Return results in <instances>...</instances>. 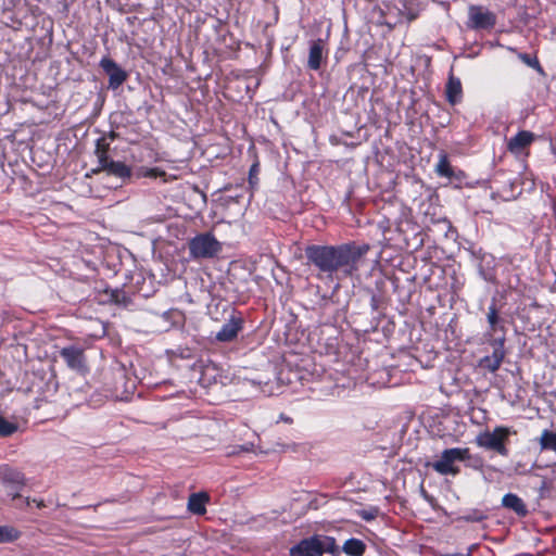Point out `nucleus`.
<instances>
[{"mask_svg": "<svg viewBox=\"0 0 556 556\" xmlns=\"http://www.w3.org/2000/svg\"><path fill=\"white\" fill-rule=\"evenodd\" d=\"M368 251V247L351 244L340 245H308L305 256L309 264L317 269V278L333 280L338 271L352 276L357 270L358 260Z\"/></svg>", "mask_w": 556, "mask_h": 556, "instance_id": "nucleus-1", "label": "nucleus"}, {"mask_svg": "<svg viewBox=\"0 0 556 556\" xmlns=\"http://www.w3.org/2000/svg\"><path fill=\"white\" fill-rule=\"evenodd\" d=\"M510 435V429L507 427H495L493 431H484L477 435L476 444L479 447L494 451L502 456L508 455V448L506 446L508 438Z\"/></svg>", "mask_w": 556, "mask_h": 556, "instance_id": "nucleus-2", "label": "nucleus"}, {"mask_svg": "<svg viewBox=\"0 0 556 556\" xmlns=\"http://www.w3.org/2000/svg\"><path fill=\"white\" fill-rule=\"evenodd\" d=\"M470 458L469 448L453 447L442 452L440 458L430 466L440 475L456 476L459 473L457 462H464Z\"/></svg>", "mask_w": 556, "mask_h": 556, "instance_id": "nucleus-3", "label": "nucleus"}, {"mask_svg": "<svg viewBox=\"0 0 556 556\" xmlns=\"http://www.w3.org/2000/svg\"><path fill=\"white\" fill-rule=\"evenodd\" d=\"M222 250L220 242L212 233H201L189 242L190 255L194 258H211Z\"/></svg>", "mask_w": 556, "mask_h": 556, "instance_id": "nucleus-4", "label": "nucleus"}, {"mask_svg": "<svg viewBox=\"0 0 556 556\" xmlns=\"http://www.w3.org/2000/svg\"><path fill=\"white\" fill-rule=\"evenodd\" d=\"M468 18V27L472 29H490L496 23L495 14L480 5L469 7Z\"/></svg>", "mask_w": 556, "mask_h": 556, "instance_id": "nucleus-5", "label": "nucleus"}, {"mask_svg": "<svg viewBox=\"0 0 556 556\" xmlns=\"http://www.w3.org/2000/svg\"><path fill=\"white\" fill-rule=\"evenodd\" d=\"M0 481L14 491L13 498L20 496L18 491L25 484L24 475L8 465L0 466Z\"/></svg>", "mask_w": 556, "mask_h": 556, "instance_id": "nucleus-6", "label": "nucleus"}, {"mask_svg": "<svg viewBox=\"0 0 556 556\" xmlns=\"http://www.w3.org/2000/svg\"><path fill=\"white\" fill-rule=\"evenodd\" d=\"M60 355L66 365L76 371H85L87 369L84 351L77 346L71 345L63 348Z\"/></svg>", "mask_w": 556, "mask_h": 556, "instance_id": "nucleus-7", "label": "nucleus"}, {"mask_svg": "<svg viewBox=\"0 0 556 556\" xmlns=\"http://www.w3.org/2000/svg\"><path fill=\"white\" fill-rule=\"evenodd\" d=\"M243 319L240 315L232 314L229 320L223 325L222 329L216 333V340L220 342H230L235 340L241 331Z\"/></svg>", "mask_w": 556, "mask_h": 556, "instance_id": "nucleus-8", "label": "nucleus"}, {"mask_svg": "<svg viewBox=\"0 0 556 556\" xmlns=\"http://www.w3.org/2000/svg\"><path fill=\"white\" fill-rule=\"evenodd\" d=\"M100 66L110 77V87H119L127 78L126 73L110 58H103Z\"/></svg>", "mask_w": 556, "mask_h": 556, "instance_id": "nucleus-9", "label": "nucleus"}, {"mask_svg": "<svg viewBox=\"0 0 556 556\" xmlns=\"http://www.w3.org/2000/svg\"><path fill=\"white\" fill-rule=\"evenodd\" d=\"M534 141V134L529 130H521L509 139L507 150L514 154H520Z\"/></svg>", "mask_w": 556, "mask_h": 556, "instance_id": "nucleus-10", "label": "nucleus"}, {"mask_svg": "<svg viewBox=\"0 0 556 556\" xmlns=\"http://www.w3.org/2000/svg\"><path fill=\"white\" fill-rule=\"evenodd\" d=\"M324 48L325 42L323 39H317L312 42L307 61V66L311 70L317 71L320 68Z\"/></svg>", "mask_w": 556, "mask_h": 556, "instance_id": "nucleus-11", "label": "nucleus"}, {"mask_svg": "<svg viewBox=\"0 0 556 556\" xmlns=\"http://www.w3.org/2000/svg\"><path fill=\"white\" fill-rule=\"evenodd\" d=\"M210 496L205 492L192 493L188 500V509L195 515H203L206 511L205 504Z\"/></svg>", "mask_w": 556, "mask_h": 556, "instance_id": "nucleus-12", "label": "nucleus"}, {"mask_svg": "<svg viewBox=\"0 0 556 556\" xmlns=\"http://www.w3.org/2000/svg\"><path fill=\"white\" fill-rule=\"evenodd\" d=\"M291 556H319L314 538L302 540L298 545L291 548Z\"/></svg>", "mask_w": 556, "mask_h": 556, "instance_id": "nucleus-13", "label": "nucleus"}, {"mask_svg": "<svg viewBox=\"0 0 556 556\" xmlns=\"http://www.w3.org/2000/svg\"><path fill=\"white\" fill-rule=\"evenodd\" d=\"M462 94H463V89H462L460 80L454 76H450L448 81L446 84L447 101L452 105H454L460 101Z\"/></svg>", "mask_w": 556, "mask_h": 556, "instance_id": "nucleus-14", "label": "nucleus"}, {"mask_svg": "<svg viewBox=\"0 0 556 556\" xmlns=\"http://www.w3.org/2000/svg\"><path fill=\"white\" fill-rule=\"evenodd\" d=\"M502 504L504 507L514 510L519 516H526L528 513L523 501L516 494L508 493L504 495Z\"/></svg>", "mask_w": 556, "mask_h": 556, "instance_id": "nucleus-15", "label": "nucleus"}, {"mask_svg": "<svg viewBox=\"0 0 556 556\" xmlns=\"http://www.w3.org/2000/svg\"><path fill=\"white\" fill-rule=\"evenodd\" d=\"M314 542L316 544V548L318 549V555L323 556L325 553L336 554L338 553V546L336 544V540L331 536L326 535H314Z\"/></svg>", "mask_w": 556, "mask_h": 556, "instance_id": "nucleus-16", "label": "nucleus"}, {"mask_svg": "<svg viewBox=\"0 0 556 556\" xmlns=\"http://www.w3.org/2000/svg\"><path fill=\"white\" fill-rule=\"evenodd\" d=\"M109 175H113L121 179H127L131 176V168L123 162L111 161L104 168Z\"/></svg>", "mask_w": 556, "mask_h": 556, "instance_id": "nucleus-17", "label": "nucleus"}, {"mask_svg": "<svg viewBox=\"0 0 556 556\" xmlns=\"http://www.w3.org/2000/svg\"><path fill=\"white\" fill-rule=\"evenodd\" d=\"M342 549L350 556H361L365 552V544L361 540L349 539Z\"/></svg>", "mask_w": 556, "mask_h": 556, "instance_id": "nucleus-18", "label": "nucleus"}, {"mask_svg": "<svg viewBox=\"0 0 556 556\" xmlns=\"http://www.w3.org/2000/svg\"><path fill=\"white\" fill-rule=\"evenodd\" d=\"M435 173L439 176L451 178L453 176V169L451 167L448 157L445 153H440L439 162L435 165Z\"/></svg>", "mask_w": 556, "mask_h": 556, "instance_id": "nucleus-19", "label": "nucleus"}, {"mask_svg": "<svg viewBox=\"0 0 556 556\" xmlns=\"http://www.w3.org/2000/svg\"><path fill=\"white\" fill-rule=\"evenodd\" d=\"M539 443L542 450L556 452V432L543 430Z\"/></svg>", "mask_w": 556, "mask_h": 556, "instance_id": "nucleus-20", "label": "nucleus"}, {"mask_svg": "<svg viewBox=\"0 0 556 556\" xmlns=\"http://www.w3.org/2000/svg\"><path fill=\"white\" fill-rule=\"evenodd\" d=\"M20 531L10 526H0V543L13 542L20 538Z\"/></svg>", "mask_w": 556, "mask_h": 556, "instance_id": "nucleus-21", "label": "nucleus"}, {"mask_svg": "<svg viewBox=\"0 0 556 556\" xmlns=\"http://www.w3.org/2000/svg\"><path fill=\"white\" fill-rule=\"evenodd\" d=\"M494 350L492 355H490L493 359L500 362L502 364L504 357H505V351H504V339L495 340L494 343Z\"/></svg>", "mask_w": 556, "mask_h": 556, "instance_id": "nucleus-22", "label": "nucleus"}, {"mask_svg": "<svg viewBox=\"0 0 556 556\" xmlns=\"http://www.w3.org/2000/svg\"><path fill=\"white\" fill-rule=\"evenodd\" d=\"M16 430L17 426L15 424L9 422L0 416V435L8 437L13 434Z\"/></svg>", "mask_w": 556, "mask_h": 556, "instance_id": "nucleus-23", "label": "nucleus"}, {"mask_svg": "<svg viewBox=\"0 0 556 556\" xmlns=\"http://www.w3.org/2000/svg\"><path fill=\"white\" fill-rule=\"evenodd\" d=\"M488 323L490 325L491 330L494 332L496 330V326L500 321V317L497 314V309L494 305L489 307V312L486 314Z\"/></svg>", "mask_w": 556, "mask_h": 556, "instance_id": "nucleus-24", "label": "nucleus"}, {"mask_svg": "<svg viewBox=\"0 0 556 556\" xmlns=\"http://www.w3.org/2000/svg\"><path fill=\"white\" fill-rule=\"evenodd\" d=\"M96 155L99 161V167L93 169V173H99L112 161L109 159L108 153L102 151H96Z\"/></svg>", "mask_w": 556, "mask_h": 556, "instance_id": "nucleus-25", "label": "nucleus"}, {"mask_svg": "<svg viewBox=\"0 0 556 556\" xmlns=\"http://www.w3.org/2000/svg\"><path fill=\"white\" fill-rule=\"evenodd\" d=\"M481 366L486 368L489 371L494 372L500 368L501 363L493 359L491 356H485L481 359Z\"/></svg>", "mask_w": 556, "mask_h": 556, "instance_id": "nucleus-26", "label": "nucleus"}, {"mask_svg": "<svg viewBox=\"0 0 556 556\" xmlns=\"http://www.w3.org/2000/svg\"><path fill=\"white\" fill-rule=\"evenodd\" d=\"M518 58L525 63L527 64L528 66L530 67H533V68H536V67H540V63L538 61L536 58H531L529 54L527 53H519L518 54Z\"/></svg>", "mask_w": 556, "mask_h": 556, "instance_id": "nucleus-27", "label": "nucleus"}, {"mask_svg": "<svg viewBox=\"0 0 556 556\" xmlns=\"http://www.w3.org/2000/svg\"><path fill=\"white\" fill-rule=\"evenodd\" d=\"M110 149V143L106 142L105 138H100L97 140V144H96V151H102L103 152H106L109 151Z\"/></svg>", "mask_w": 556, "mask_h": 556, "instance_id": "nucleus-28", "label": "nucleus"}, {"mask_svg": "<svg viewBox=\"0 0 556 556\" xmlns=\"http://www.w3.org/2000/svg\"><path fill=\"white\" fill-rule=\"evenodd\" d=\"M165 173L159 168H151L147 170L144 174L146 177L156 178V177H163Z\"/></svg>", "mask_w": 556, "mask_h": 556, "instance_id": "nucleus-29", "label": "nucleus"}, {"mask_svg": "<svg viewBox=\"0 0 556 556\" xmlns=\"http://www.w3.org/2000/svg\"><path fill=\"white\" fill-rule=\"evenodd\" d=\"M252 447H253V444L242 445V446H240V450L244 451V452H249V451H251Z\"/></svg>", "mask_w": 556, "mask_h": 556, "instance_id": "nucleus-30", "label": "nucleus"}, {"mask_svg": "<svg viewBox=\"0 0 556 556\" xmlns=\"http://www.w3.org/2000/svg\"><path fill=\"white\" fill-rule=\"evenodd\" d=\"M34 502L37 504V507L41 508V507H45V504L42 501H36L34 500Z\"/></svg>", "mask_w": 556, "mask_h": 556, "instance_id": "nucleus-31", "label": "nucleus"}, {"mask_svg": "<svg viewBox=\"0 0 556 556\" xmlns=\"http://www.w3.org/2000/svg\"><path fill=\"white\" fill-rule=\"evenodd\" d=\"M415 17H416V15H415V14H410V15H408V16H407V20H408V22H410V21H413Z\"/></svg>", "mask_w": 556, "mask_h": 556, "instance_id": "nucleus-32", "label": "nucleus"}, {"mask_svg": "<svg viewBox=\"0 0 556 556\" xmlns=\"http://www.w3.org/2000/svg\"><path fill=\"white\" fill-rule=\"evenodd\" d=\"M115 137H116V134H115L114 131L110 132V138H111L112 140H114V139H115Z\"/></svg>", "mask_w": 556, "mask_h": 556, "instance_id": "nucleus-33", "label": "nucleus"}, {"mask_svg": "<svg viewBox=\"0 0 556 556\" xmlns=\"http://www.w3.org/2000/svg\"><path fill=\"white\" fill-rule=\"evenodd\" d=\"M255 170H256V165H253L252 168H251L250 174L252 175L253 173H255Z\"/></svg>", "mask_w": 556, "mask_h": 556, "instance_id": "nucleus-34", "label": "nucleus"}]
</instances>
